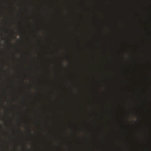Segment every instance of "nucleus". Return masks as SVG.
I'll list each match as a JSON object with an SVG mask.
<instances>
[{"instance_id": "obj_1", "label": "nucleus", "mask_w": 151, "mask_h": 151, "mask_svg": "<svg viewBox=\"0 0 151 151\" xmlns=\"http://www.w3.org/2000/svg\"><path fill=\"white\" fill-rule=\"evenodd\" d=\"M29 132H30V133L31 132V131L29 130Z\"/></svg>"}]
</instances>
